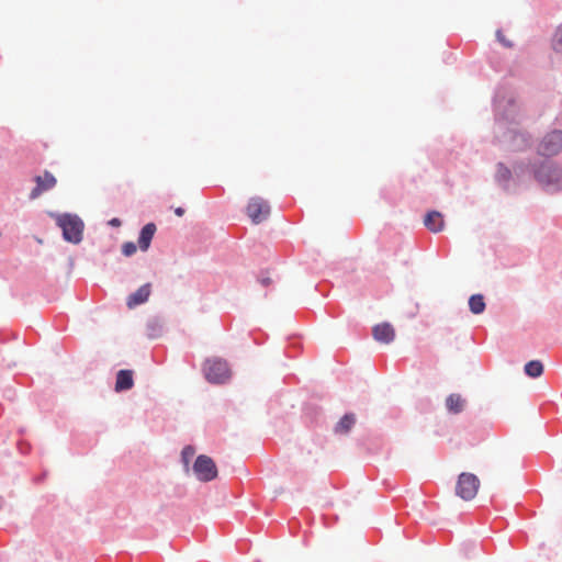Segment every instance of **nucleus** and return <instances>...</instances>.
<instances>
[{"mask_svg":"<svg viewBox=\"0 0 562 562\" xmlns=\"http://www.w3.org/2000/svg\"><path fill=\"white\" fill-rule=\"evenodd\" d=\"M424 225L432 233H439L445 227L443 216L438 211L428 212L424 218Z\"/></svg>","mask_w":562,"mask_h":562,"instance_id":"9b49d317","label":"nucleus"},{"mask_svg":"<svg viewBox=\"0 0 562 562\" xmlns=\"http://www.w3.org/2000/svg\"><path fill=\"white\" fill-rule=\"evenodd\" d=\"M111 225L113 226H117L120 225V221L117 218H113L111 222H110Z\"/></svg>","mask_w":562,"mask_h":562,"instance_id":"393cba45","label":"nucleus"},{"mask_svg":"<svg viewBox=\"0 0 562 562\" xmlns=\"http://www.w3.org/2000/svg\"><path fill=\"white\" fill-rule=\"evenodd\" d=\"M469 307L473 314H481L485 310L484 297L481 294H474L469 299Z\"/></svg>","mask_w":562,"mask_h":562,"instance_id":"dca6fc26","label":"nucleus"},{"mask_svg":"<svg viewBox=\"0 0 562 562\" xmlns=\"http://www.w3.org/2000/svg\"><path fill=\"white\" fill-rule=\"evenodd\" d=\"M204 374L211 383H224L229 379L231 370L225 360L213 358L205 361Z\"/></svg>","mask_w":562,"mask_h":562,"instance_id":"7ed1b4c3","label":"nucleus"},{"mask_svg":"<svg viewBox=\"0 0 562 562\" xmlns=\"http://www.w3.org/2000/svg\"><path fill=\"white\" fill-rule=\"evenodd\" d=\"M34 181L36 186L32 189L30 193L31 200H36L44 192L52 190L57 184V179L54 177L53 173H50L47 170H45L43 175L36 176L34 178Z\"/></svg>","mask_w":562,"mask_h":562,"instance_id":"6e6552de","label":"nucleus"},{"mask_svg":"<svg viewBox=\"0 0 562 562\" xmlns=\"http://www.w3.org/2000/svg\"><path fill=\"white\" fill-rule=\"evenodd\" d=\"M501 170H504L505 171V176L508 177L509 176V170L507 168H505L503 165H499V171Z\"/></svg>","mask_w":562,"mask_h":562,"instance_id":"b1692460","label":"nucleus"},{"mask_svg":"<svg viewBox=\"0 0 562 562\" xmlns=\"http://www.w3.org/2000/svg\"><path fill=\"white\" fill-rule=\"evenodd\" d=\"M155 233L156 225L154 223H148L142 228L138 237V246L143 251H146L149 248Z\"/></svg>","mask_w":562,"mask_h":562,"instance_id":"ddd939ff","label":"nucleus"},{"mask_svg":"<svg viewBox=\"0 0 562 562\" xmlns=\"http://www.w3.org/2000/svg\"><path fill=\"white\" fill-rule=\"evenodd\" d=\"M465 400L457 393L450 394L446 398V407L452 414H459L464 409Z\"/></svg>","mask_w":562,"mask_h":562,"instance_id":"4468645a","label":"nucleus"},{"mask_svg":"<svg viewBox=\"0 0 562 562\" xmlns=\"http://www.w3.org/2000/svg\"><path fill=\"white\" fill-rule=\"evenodd\" d=\"M150 295V283H146L142 285L137 291L128 295L126 300V305L128 308H134L135 306L145 303Z\"/></svg>","mask_w":562,"mask_h":562,"instance_id":"9d476101","label":"nucleus"},{"mask_svg":"<svg viewBox=\"0 0 562 562\" xmlns=\"http://www.w3.org/2000/svg\"><path fill=\"white\" fill-rule=\"evenodd\" d=\"M246 212L254 224H259L269 217L270 205L265 199L254 196L249 200Z\"/></svg>","mask_w":562,"mask_h":562,"instance_id":"423d86ee","label":"nucleus"},{"mask_svg":"<svg viewBox=\"0 0 562 562\" xmlns=\"http://www.w3.org/2000/svg\"><path fill=\"white\" fill-rule=\"evenodd\" d=\"M175 213H176L177 216L180 217V216H182L184 214V209L177 207V209H175Z\"/></svg>","mask_w":562,"mask_h":562,"instance_id":"412c9836","label":"nucleus"},{"mask_svg":"<svg viewBox=\"0 0 562 562\" xmlns=\"http://www.w3.org/2000/svg\"><path fill=\"white\" fill-rule=\"evenodd\" d=\"M134 385L133 371L120 370L116 374L115 391L123 392L131 390Z\"/></svg>","mask_w":562,"mask_h":562,"instance_id":"f8f14e48","label":"nucleus"},{"mask_svg":"<svg viewBox=\"0 0 562 562\" xmlns=\"http://www.w3.org/2000/svg\"><path fill=\"white\" fill-rule=\"evenodd\" d=\"M496 36H497V38H498L502 43H504L505 45H507V46H509V45H510V44H507V43L505 42L504 37L502 36L501 31H497Z\"/></svg>","mask_w":562,"mask_h":562,"instance_id":"4be33fe9","label":"nucleus"},{"mask_svg":"<svg viewBox=\"0 0 562 562\" xmlns=\"http://www.w3.org/2000/svg\"><path fill=\"white\" fill-rule=\"evenodd\" d=\"M123 255L130 257L136 252V245L133 241L124 243L122 246Z\"/></svg>","mask_w":562,"mask_h":562,"instance_id":"aec40b11","label":"nucleus"},{"mask_svg":"<svg viewBox=\"0 0 562 562\" xmlns=\"http://www.w3.org/2000/svg\"><path fill=\"white\" fill-rule=\"evenodd\" d=\"M373 338L382 344H390L395 338V330L390 323H381L372 328Z\"/></svg>","mask_w":562,"mask_h":562,"instance_id":"1a4fd4ad","label":"nucleus"},{"mask_svg":"<svg viewBox=\"0 0 562 562\" xmlns=\"http://www.w3.org/2000/svg\"><path fill=\"white\" fill-rule=\"evenodd\" d=\"M562 149V132L552 131L543 136L538 145V153L542 156H554Z\"/></svg>","mask_w":562,"mask_h":562,"instance_id":"0eeeda50","label":"nucleus"},{"mask_svg":"<svg viewBox=\"0 0 562 562\" xmlns=\"http://www.w3.org/2000/svg\"><path fill=\"white\" fill-rule=\"evenodd\" d=\"M261 283H262L263 285H268V284H270V283H271V279H270V278H263V279H261Z\"/></svg>","mask_w":562,"mask_h":562,"instance_id":"5701e85b","label":"nucleus"},{"mask_svg":"<svg viewBox=\"0 0 562 562\" xmlns=\"http://www.w3.org/2000/svg\"><path fill=\"white\" fill-rule=\"evenodd\" d=\"M193 471L201 482H210L217 477V468L215 462L205 454H200L194 464Z\"/></svg>","mask_w":562,"mask_h":562,"instance_id":"39448f33","label":"nucleus"},{"mask_svg":"<svg viewBox=\"0 0 562 562\" xmlns=\"http://www.w3.org/2000/svg\"><path fill=\"white\" fill-rule=\"evenodd\" d=\"M538 182L548 191H555L562 188V169L551 162H546L536 170Z\"/></svg>","mask_w":562,"mask_h":562,"instance_id":"f03ea898","label":"nucleus"},{"mask_svg":"<svg viewBox=\"0 0 562 562\" xmlns=\"http://www.w3.org/2000/svg\"><path fill=\"white\" fill-rule=\"evenodd\" d=\"M57 225L63 229L64 238L74 244H78L82 239L83 222L71 214H61L56 217Z\"/></svg>","mask_w":562,"mask_h":562,"instance_id":"f257e3e1","label":"nucleus"},{"mask_svg":"<svg viewBox=\"0 0 562 562\" xmlns=\"http://www.w3.org/2000/svg\"><path fill=\"white\" fill-rule=\"evenodd\" d=\"M552 46L554 50L562 52V27H560L552 40Z\"/></svg>","mask_w":562,"mask_h":562,"instance_id":"6ab92c4d","label":"nucleus"},{"mask_svg":"<svg viewBox=\"0 0 562 562\" xmlns=\"http://www.w3.org/2000/svg\"><path fill=\"white\" fill-rule=\"evenodd\" d=\"M479 477L470 472H462L459 474L456 483V494L463 501L473 499L480 488Z\"/></svg>","mask_w":562,"mask_h":562,"instance_id":"20e7f679","label":"nucleus"},{"mask_svg":"<svg viewBox=\"0 0 562 562\" xmlns=\"http://www.w3.org/2000/svg\"><path fill=\"white\" fill-rule=\"evenodd\" d=\"M356 424V416L352 413L346 414L336 424L334 431L339 435L348 434Z\"/></svg>","mask_w":562,"mask_h":562,"instance_id":"2eb2a0df","label":"nucleus"},{"mask_svg":"<svg viewBox=\"0 0 562 562\" xmlns=\"http://www.w3.org/2000/svg\"><path fill=\"white\" fill-rule=\"evenodd\" d=\"M195 454V449L192 446H186L181 452V459L186 468L189 467L190 460Z\"/></svg>","mask_w":562,"mask_h":562,"instance_id":"a211bd4d","label":"nucleus"},{"mask_svg":"<svg viewBox=\"0 0 562 562\" xmlns=\"http://www.w3.org/2000/svg\"><path fill=\"white\" fill-rule=\"evenodd\" d=\"M525 372L530 378H538L543 372V366L539 360H531L526 363Z\"/></svg>","mask_w":562,"mask_h":562,"instance_id":"f3484780","label":"nucleus"}]
</instances>
